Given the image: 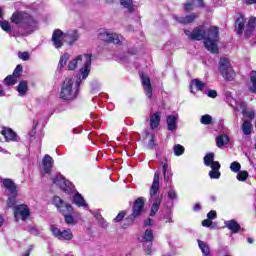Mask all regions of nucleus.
Masks as SVG:
<instances>
[{
	"label": "nucleus",
	"mask_w": 256,
	"mask_h": 256,
	"mask_svg": "<svg viewBox=\"0 0 256 256\" xmlns=\"http://www.w3.org/2000/svg\"><path fill=\"white\" fill-rule=\"evenodd\" d=\"M10 20L14 25L20 26L19 34L21 37H27L37 29L38 22L31 14L25 11H15Z\"/></svg>",
	"instance_id": "f03ea898"
},
{
	"label": "nucleus",
	"mask_w": 256,
	"mask_h": 256,
	"mask_svg": "<svg viewBox=\"0 0 256 256\" xmlns=\"http://www.w3.org/2000/svg\"><path fill=\"white\" fill-rule=\"evenodd\" d=\"M168 199H170L171 201H174V199H177V191H175L174 189H170L168 191Z\"/></svg>",
	"instance_id": "3c124183"
},
{
	"label": "nucleus",
	"mask_w": 256,
	"mask_h": 256,
	"mask_svg": "<svg viewBox=\"0 0 256 256\" xmlns=\"http://www.w3.org/2000/svg\"><path fill=\"white\" fill-rule=\"evenodd\" d=\"M74 83L75 80L73 78H66L64 80L60 91V99H63V101H73L77 99L79 93L77 92V89H73Z\"/></svg>",
	"instance_id": "20e7f679"
},
{
	"label": "nucleus",
	"mask_w": 256,
	"mask_h": 256,
	"mask_svg": "<svg viewBox=\"0 0 256 256\" xmlns=\"http://www.w3.org/2000/svg\"><path fill=\"white\" fill-rule=\"evenodd\" d=\"M29 233H31L32 235H39V230H37V228L35 227H30Z\"/></svg>",
	"instance_id": "052dcab7"
},
{
	"label": "nucleus",
	"mask_w": 256,
	"mask_h": 256,
	"mask_svg": "<svg viewBox=\"0 0 256 256\" xmlns=\"http://www.w3.org/2000/svg\"><path fill=\"white\" fill-rule=\"evenodd\" d=\"M211 169L212 170L209 172L210 179H219L221 177V172L219 171V169H221V163L215 162L211 166Z\"/></svg>",
	"instance_id": "b1692460"
},
{
	"label": "nucleus",
	"mask_w": 256,
	"mask_h": 256,
	"mask_svg": "<svg viewBox=\"0 0 256 256\" xmlns=\"http://www.w3.org/2000/svg\"><path fill=\"white\" fill-rule=\"evenodd\" d=\"M189 2L184 4V11L189 13L193 11V5H195V0H188Z\"/></svg>",
	"instance_id": "49530a36"
},
{
	"label": "nucleus",
	"mask_w": 256,
	"mask_h": 256,
	"mask_svg": "<svg viewBox=\"0 0 256 256\" xmlns=\"http://www.w3.org/2000/svg\"><path fill=\"white\" fill-rule=\"evenodd\" d=\"M161 124V112L157 111L150 116V128L152 130L157 129Z\"/></svg>",
	"instance_id": "5701e85b"
},
{
	"label": "nucleus",
	"mask_w": 256,
	"mask_h": 256,
	"mask_svg": "<svg viewBox=\"0 0 256 256\" xmlns=\"http://www.w3.org/2000/svg\"><path fill=\"white\" fill-rule=\"evenodd\" d=\"M140 79H141V83L144 87L146 97H148V99H153V86L151 85V78H149V76L141 73Z\"/></svg>",
	"instance_id": "9b49d317"
},
{
	"label": "nucleus",
	"mask_w": 256,
	"mask_h": 256,
	"mask_svg": "<svg viewBox=\"0 0 256 256\" xmlns=\"http://www.w3.org/2000/svg\"><path fill=\"white\" fill-rule=\"evenodd\" d=\"M162 201H163V195H158L154 198V201L150 209V217H155V215H157V212L161 207Z\"/></svg>",
	"instance_id": "2eb2a0df"
},
{
	"label": "nucleus",
	"mask_w": 256,
	"mask_h": 256,
	"mask_svg": "<svg viewBox=\"0 0 256 256\" xmlns=\"http://www.w3.org/2000/svg\"><path fill=\"white\" fill-rule=\"evenodd\" d=\"M78 40H79V32H77V30L64 33V41L68 43V45H73L75 41H78Z\"/></svg>",
	"instance_id": "f3484780"
},
{
	"label": "nucleus",
	"mask_w": 256,
	"mask_h": 256,
	"mask_svg": "<svg viewBox=\"0 0 256 256\" xmlns=\"http://www.w3.org/2000/svg\"><path fill=\"white\" fill-rule=\"evenodd\" d=\"M2 187L6 189L9 195H19V189H17V184L11 178H5L2 180Z\"/></svg>",
	"instance_id": "f8f14e48"
},
{
	"label": "nucleus",
	"mask_w": 256,
	"mask_h": 256,
	"mask_svg": "<svg viewBox=\"0 0 256 256\" xmlns=\"http://www.w3.org/2000/svg\"><path fill=\"white\" fill-rule=\"evenodd\" d=\"M196 19V13H191L185 17H175V21H177V23H181V25H189V23H193Z\"/></svg>",
	"instance_id": "412c9836"
},
{
	"label": "nucleus",
	"mask_w": 256,
	"mask_h": 256,
	"mask_svg": "<svg viewBox=\"0 0 256 256\" xmlns=\"http://www.w3.org/2000/svg\"><path fill=\"white\" fill-rule=\"evenodd\" d=\"M207 218L212 220L213 219H217V211L215 210H211L208 214H207Z\"/></svg>",
	"instance_id": "5fc2aeb1"
},
{
	"label": "nucleus",
	"mask_w": 256,
	"mask_h": 256,
	"mask_svg": "<svg viewBox=\"0 0 256 256\" xmlns=\"http://www.w3.org/2000/svg\"><path fill=\"white\" fill-rule=\"evenodd\" d=\"M67 59H69V56L67 54H64L60 57V60H59L60 69H63V67L67 65Z\"/></svg>",
	"instance_id": "09e8293b"
},
{
	"label": "nucleus",
	"mask_w": 256,
	"mask_h": 256,
	"mask_svg": "<svg viewBox=\"0 0 256 256\" xmlns=\"http://www.w3.org/2000/svg\"><path fill=\"white\" fill-rule=\"evenodd\" d=\"M211 225H213V220L209 218L202 221V227H211Z\"/></svg>",
	"instance_id": "6e6d98bb"
},
{
	"label": "nucleus",
	"mask_w": 256,
	"mask_h": 256,
	"mask_svg": "<svg viewBox=\"0 0 256 256\" xmlns=\"http://www.w3.org/2000/svg\"><path fill=\"white\" fill-rule=\"evenodd\" d=\"M98 39H100V41H104V43H114V45H119V43H121L117 34L109 33L107 30L100 32L98 34Z\"/></svg>",
	"instance_id": "9d476101"
},
{
	"label": "nucleus",
	"mask_w": 256,
	"mask_h": 256,
	"mask_svg": "<svg viewBox=\"0 0 256 256\" xmlns=\"http://www.w3.org/2000/svg\"><path fill=\"white\" fill-rule=\"evenodd\" d=\"M33 249H34V246L30 245L29 249H27L26 252L24 254H22V256H29V255H31V251H33Z\"/></svg>",
	"instance_id": "bf43d9fd"
},
{
	"label": "nucleus",
	"mask_w": 256,
	"mask_h": 256,
	"mask_svg": "<svg viewBox=\"0 0 256 256\" xmlns=\"http://www.w3.org/2000/svg\"><path fill=\"white\" fill-rule=\"evenodd\" d=\"M91 65V54L88 55V61L84 64L82 68V76L83 79H87L89 77V66Z\"/></svg>",
	"instance_id": "f704fd0d"
},
{
	"label": "nucleus",
	"mask_w": 256,
	"mask_h": 256,
	"mask_svg": "<svg viewBox=\"0 0 256 256\" xmlns=\"http://www.w3.org/2000/svg\"><path fill=\"white\" fill-rule=\"evenodd\" d=\"M120 4L128 10L130 15L135 13V6L133 5V0H120Z\"/></svg>",
	"instance_id": "7c9ffc66"
},
{
	"label": "nucleus",
	"mask_w": 256,
	"mask_h": 256,
	"mask_svg": "<svg viewBox=\"0 0 256 256\" xmlns=\"http://www.w3.org/2000/svg\"><path fill=\"white\" fill-rule=\"evenodd\" d=\"M202 125H213V117L209 114H205L200 118Z\"/></svg>",
	"instance_id": "e433bc0d"
},
{
	"label": "nucleus",
	"mask_w": 256,
	"mask_h": 256,
	"mask_svg": "<svg viewBox=\"0 0 256 256\" xmlns=\"http://www.w3.org/2000/svg\"><path fill=\"white\" fill-rule=\"evenodd\" d=\"M242 131L244 135H251V131H253V124L250 121L245 120L242 124Z\"/></svg>",
	"instance_id": "473e14b6"
},
{
	"label": "nucleus",
	"mask_w": 256,
	"mask_h": 256,
	"mask_svg": "<svg viewBox=\"0 0 256 256\" xmlns=\"http://www.w3.org/2000/svg\"><path fill=\"white\" fill-rule=\"evenodd\" d=\"M54 185L60 187V189L69 195L71 193V183L65 179V177L61 174H58L56 177L52 179Z\"/></svg>",
	"instance_id": "1a4fd4ad"
},
{
	"label": "nucleus",
	"mask_w": 256,
	"mask_h": 256,
	"mask_svg": "<svg viewBox=\"0 0 256 256\" xmlns=\"http://www.w3.org/2000/svg\"><path fill=\"white\" fill-rule=\"evenodd\" d=\"M83 60V56L78 55L75 59H73L72 61H70L68 63V69L69 71H75L77 69V63H79V61Z\"/></svg>",
	"instance_id": "72a5a7b5"
},
{
	"label": "nucleus",
	"mask_w": 256,
	"mask_h": 256,
	"mask_svg": "<svg viewBox=\"0 0 256 256\" xmlns=\"http://www.w3.org/2000/svg\"><path fill=\"white\" fill-rule=\"evenodd\" d=\"M214 163H219V161H215V154L214 153H208L204 157V165L206 167H213Z\"/></svg>",
	"instance_id": "c756f323"
},
{
	"label": "nucleus",
	"mask_w": 256,
	"mask_h": 256,
	"mask_svg": "<svg viewBox=\"0 0 256 256\" xmlns=\"http://www.w3.org/2000/svg\"><path fill=\"white\" fill-rule=\"evenodd\" d=\"M18 57L22 61H29V52H19Z\"/></svg>",
	"instance_id": "603ef678"
},
{
	"label": "nucleus",
	"mask_w": 256,
	"mask_h": 256,
	"mask_svg": "<svg viewBox=\"0 0 256 256\" xmlns=\"http://www.w3.org/2000/svg\"><path fill=\"white\" fill-rule=\"evenodd\" d=\"M245 5H255L256 0H244Z\"/></svg>",
	"instance_id": "69168bd1"
},
{
	"label": "nucleus",
	"mask_w": 256,
	"mask_h": 256,
	"mask_svg": "<svg viewBox=\"0 0 256 256\" xmlns=\"http://www.w3.org/2000/svg\"><path fill=\"white\" fill-rule=\"evenodd\" d=\"M53 163H55L53 157L46 154L42 160V167L47 175H51V171L53 170Z\"/></svg>",
	"instance_id": "4468645a"
},
{
	"label": "nucleus",
	"mask_w": 256,
	"mask_h": 256,
	"mask_svg": "<svg viewBox=\"0 0 256 256\" xmlns=\"http://www.w3.org/2000/svg\"><path fill=\"white\" fill-rule=\"evenodd\" d=\"M64 221L67 225H75V218L73 217V213L64 214Z\"/></svg>",
	"instance_id": "58836bf2"
},
{
	"label": "nucleus",
	"mask_w": 256,
	"mask_h": 256,
	"mask_svg": "<svg viewBox=\"0 0 256 256\" xmlns=\"http://www.w3.org/2000/svg\"><path fill=\"white\" fill-rule=\"evenodd\" d=\"M160 164L162 165L164 181H167V158H165L164 161H162Z\"/></svg>",
	"instance_id": "8fccbe9b"
},
{
	"label": "nucleus",
	"mask_w": 256,
	"mask_h": 256,
	"mask_svg": "<svg viewBox=\"0 0 256 256\" xmlns=\"http://www.w3.org/2000/svg\"><path fill=\"white\" fill-rule=\"evenodd\" d=\"M38 125H39V122L34 120V127H33L32 131H31V135H35V133H37L36 131H37V126Z\"/></svg>",
	"instance_id": "680f3d73"
},
{
	"label": "nucleus",
	"mask_w": 256,
	"mask_h": 256,
	"mask_svg": "<svg viewBox=\"0 0 256 256\" xmlns=\"http://www.w3.org/2000/svg\"><path fill=\"white\" fill-rule=\"evenodd\" d=\"M219 71L220 75H222L225 81H233V79H235V70H233V67L231 66V61H229L228 58H220Z\"/></svg>",
	"instance_id": "39448f33"
},
{
	"label": "nucleus",
	"mask_w": 256,
	"mask_h": 256,
	"mask_svg": "<svg viewBox=\"0 0 256 256\" xmlns=\"http://www.w3.org/2000/svg\"><path fill=\"white\" fill-rule=\"evenodd\" d=\"M230 169L233 171V173H238L241 171V163L239 162H232L230 164Z\"/></svg>",
	"instance_id": "de8ad7c7"
},
{
	"label": "nucleus",
	"mask_w": 256,
	"mask_h": 256,
	"mask_svg": "<svg viewBox=\"0 0 256 256\" xmlns=\"http://www.w3.org/2000/svg\"><path fill=\"white\" fill-rule=\"evenodd\" d=\"M237 179L239 181H247L249 179V172L247 170L237 172Z\"/></svg>",
	"instance_id": "a19ab883"
},
{
	"label": "nucleus",
	"mask_w": 256,
	"mask_h": 256,
	"mask_svg": "<svg viewBox=\"0 0 256 256\" xmlns=\"http://www.w3.org/2000/svg\"><path fill=\"white\" fill-rule=\"evenodd\" d=\"M255 28H256V17L252 16L250 17L246 25V30H245L246 39H249V37L253 35V31H255Z\"/></svg>",
	"instance_id": "dca6fc26"
},
{
	"label": "nucleus",
	"mask_w": 256,
	"mask_h": 256,
	"mask_svg": "<svg viewBox=\"0 0 256 256\" xmlns=\"http://www.w3.org/2000/svg\"><path fill=\"white\" fill-rule=\"evenodd\" d=\"M1 135L5 138L6 141H16L17 133L11 128L3 127L1 130Z\"/></svg>",
	"instance_id": "6ab92c4d"
},
{
	"label": "nucleus",
	"mask_w": 256,
	"mask_h": 256,
	"mask_svg": "<svg viewBox=\"0 0 256 256\" xmlns=\"http://www.w3.org/2000/svg\"><path fill=\"white\" fill-rule=\"evenodd\" d=\"M127 215V211L123 210L120 211L117 216L113 219L114 223H121L125 219V216Z\"/></svg>",
	"instance_id": "79ce46f5"
},
{
	"label": "nucleus",
	"mask_w": 256,
	"mask_h": 256,
	"mask_svg": "<svg viewBox=\"0 0 256 256\" xmlns=\"http://www.w3.org/2000/svg\"><path fill=\"white\" fill-rule=\"evenodd\" d=\"M74 203L77 207H85V198L80 193L74 195Z\"/></svg>",
	"instance_id": "c9c22d12"
},
{
	"label": "nucleus",
	"mask_w": 256,
	"mask_h": 256,
	"mask_svg": "<svg viewBox=\"0 0 256 256\" xmlns=\"http://www.w3.org/2000/svg\"><path fill=\"white\" fill-rule=\"evenodd\" d=\"M145 211V198L138 197L132 204V213L126 217L127 225H133Z\"/></svg>",
	"instance_id": "7ed1b4c3"
},
{
	"label": "nucleus",
	"mask_w": 256,
	"mask_h": 256,
	"mask_svg": "<svg viewBox=\"0 0 256 256\" xmlns=\"http://www.w3.org/2000/svg\"><path fill=\"white\" fill-rule=\"evenodd\" d=\"M225 227L231 231V233L237 234L241 231V225L237 223L235 219L228 220L225 222Z\"/></svg>",
	"instance_id": "4be33fe9"
},
{
	"label": "nucleus",
	"mask_w": 256,
	"mask_h": 256,
	"mask_svg": "<svg viewBox=\"0 0 256 256\" xmlns=\"http://www.w3.org/2000/svg\"><path fill=\"white\" fill-rule=\"evenodd\" d=\"M64 33L61 29H55L52 34V43L55 49H61L63 47Z\"/></svg>",
	"instance_id": "ddd939ff"
},
{
	"label": "nucleus",
	"mask_w": 256,
	"mask_h": 256,
	"mask_svg": "<svg viewBox=\"0 0 256 256\" xmlns=\"http://www.w3.org/2000/svg\"><path fill=\"white\" fill-rule=\"evenodd\" d=\"M168 131H177V116L168 115L166 117Z\"/></svg>",
	"instance_id": "393cba45"
},
{
	"label": "nucleus",
	"mask_w": 256,
	"mask_h": 256,
	"mask_svg": "<svg viewBox=\"0 0 256 256\" xmlns=\"http://www.w3.org/2000/svg\"><path fill=\"white\" fill-rule=\"evenodd\" d=\"M207 95L210 99H215L217 97V90H208Z\"/></svg>",
	"instance_id": "4d7b16f0"
},
{
	"label": "nucleus",
	"mask_w": 256,
	"mask_h": 256,
	"mask_svg": "<svg viewBox=\"0 0 256 256\" xmlns=\"http://www.w3.org/2000/svg\"><path fill=\"white\" fill-rule=\"evenodd\" d=\"M151 225H153V219H151V218H147V219L143 222V227H151Z\"/></svg>",
	"instance_id": "13d9d810"
},
{
	"label": "nucleus",
	"mask_w": 256,
	"mask_h": 256,
	"mask_svg": "<svg viewBox=\"0 0 256 256\" xmlns=\"http://www.w3.org/2000/svg\"><path fill=\"white\" fill-rule=\"evenodd\" d=\"M13 76L17 77L18 79L21 78V75H23V66L21 64H18L16 68L13 71Z\"/></svg>",
	"instance_id": "c03bdc74"
},
{
	"label": "nucleus",
	"mask_w": 256,
	"mask_h": 256,
	"mask_svg": "<svg viewBox=\"0 0 256 256\" xmlns=\"http://www.w3.org/2000/svg\"><path fill=\"white\" fill-rule=\"evenodd\" d=\"M17 81H19V79L15 77L13 74H11L3 79V84L6 87H13V85H17Z\"/></svg>",
	"instance_id": "cd10ccee"
},
{
	"label": "nucleus",
	"mask_w": 256,
	"mask_h": 256,
	"mask_svg": "<svg viewBox=\"0 0 256 256\" xmlns=\"http://www.w3.org/2000/svg\"><path fill=\"white\" fill-rule=\"evenodd\" d=\"M141 243H153L155 241V236L153 235V229L148 228L144 231Z\"/></svg>",
	"instance_id": "a878e982"
},
{
	"label": "nucleus",
	"mask_w": 256,
	"mask_h": 256,
	"mask_svg": "<svg viewBox=\"0 0 256 256\" xmlns=\"http://www.w3.org/2000/svg\"><path fill=\"white\" fill-rule=\"evenodd\" d=\"M17 91L19 95H21V97H25V95H27V91H29V84L27 83V81H20L17 86Z\"/></svg>",
	"instance_id": "bb28decb"
},
{
	"label": "nucleus",
	"mask_w": 256,
	"mask_h": 256,
	"mask_svg": "<svg viewBox=\"0 0 256 256\" xmlns=\"http://www.w3.org/2000/svg\"><path fill=\"white\" fill-rule=\"evenodd\" d=\"M150 197L153 199L159 193V173L154 174L153 182L150 187Z\"/></svg>",
	"instance_id": "aec40b11"
},
{
	"label": "nucleus",
	"mask_w": 256,
	"mask_h": 256,
	"mask_svg": "<svg viewBox=\"0 0 256 256\" xmlns=\"http://www.w3.org/2000/svg\"><path fill=\"white\" fill-rule=\"evenodd\" d=\"M192 84L195 85L196 89L198 91H203V89H205V83H203L201 80L199 79H193L192 80Z\"/></svg>",
	"instance_id": "37998d69"
},
{
	"label": "nucleus",
	"mask_w": 256,
	"mask_h": 256,
	"mask_svg": "<svg viewBox=\"0 0 256 256\" xmlns=\"http://www.w3.org/2000/svg\"><path fill=\"white\" fill-rule=\"evenodd\" d=\"M247 117L248 119H255V112L254 111L247 112Z\"/></svg>",
	"instance_id": "0e129e2a"
},
{
	"label": "nucleus",
	"mask_w": 256,
	"mask_h": 256,
	"mask_svg": "<svg viewBox=\"0 0 256 256\" xmlns=\"http://www.w3.org/2000/svg\"><path fill=\"white\" fill-rule=\"evenodd\" d=\"M197 7L204 8L205 7V1L204 0H197Z\"/></svg>",
	"instance_id": "e2e57ef3"
},
{
	"label": "nucleus",
	"mask_w": 256,
	"mask_h": 256,
	"mask_svg": "<svg viewBox=\"0 0 256 256\" xmlns=\"http://www.w3.org/2000/svg\"><path fill=\"white\" fill-rule=\"evenodd\" d=\"M184 34L190 41H204V47L207 51L214 55L219 54L218 41L221 39L219 36V27L210 26L204 30L203 26H196L192 31L185 29Z\"/></svg>",
	"instance_id": "f257e3e1"
},
{
	"label": "nucleus",
	"mask_w": 256,
	"mask_h": 256,
	"mask_svg": "<svg viewBox=\"0 0 256 256\" xmlns=\"http://www.w3.org/2000/svg\"><path fill=\"white\" fill-rule=\"evenodd\" d=\"M19 195H10L7 199V207L8 209H11L17 205V197Z\"/></svg>",
	"instance_id": "4c0bfd02"
},
{
	"label": "nucleus",
	"mask_w": 256,
	"mask_h": 256,
	"mask_svg": "<svg viewBox=\"0 0 256 256\" xmlns=\"http://www.w3.org/2000/svg\"><path fill=\"white\" fill-rule=\"evenodd\" d=\"M31 216V209H29V206L27 204H19L14 207V217L17 219L18 217H21L22 221H27L29 217Z\"/></svg>",
	"instance_id": "6e6552de"
},
{
	"label": "nucleus",
	"mask_w": 256,
	"mask_h": 256,
	"mask_svg": "<svg viewBox=\"0 0 256 256\" xmlns=\"http://www.w3.org/2000/svg\"><path fill=\"white\" fill-rule=\"evenodd\" d=\"M0 27L3 29L6 33H10L11 31V24L7 20L0 21Z\"/></svg>",
	"instance_id": "a18cd8bd"
},
{
	"label": "nucleus",
	"mask_w": 256,
	"mask_h": 256,
	"mask_svg": "<svg viewBox=\"0 0 256 256\" xmlns=\"http://www.w3.org/2000/svg\"><path fill=\"white\" fill-rule=\"evenodd\" d=\"M185 153V147H183L181 144H177L174 146V154L176 157H181Z\"/></svg>",
	"instance_id": "ea45409f"
},
{
	"label": "nucleus",
	"mask_w": 256,
	"mask_h": 256,
	"mask_svg": "<svg viewBox=\"0 0 256 256\" xmlns=\"http://www.w3.org/2000/svg\"><path fill=\"white\" fill-rule=\"evenodd\" d=\"M235 31L237 35H243V31H245V16L240 15L234 24Z\"/></svg>",
	"instance_id": "a211bd4d"
},
{
	"label": "nucleus",
	"mask_w": 256,
	"mask_h": 256,
	"mask_svg": "<svg viewBox=\"0 0 256 256\" xmlns=\"http://www.w3.org/2000/svg\"><path fill=\"white\" fill-rule=\"evenodd\" d=\"M229 141H231V139L226 134H223L216 138V145L219 148L225 147V145H227Z\"/></svg>",
	"instance_id": "c85d7f7f"
},
{
	"label": "nucleus",
	"mask_w": 256,
	"mask_h": 256,
	"mask_svg": "<svg viewBox=\"0 0 256 256\" xmlns=\"http://www.w3.org/2000/svg\"><path fill=\"white\" fill-rule=\"evenodd\" d=\"M50 231L59 241H71L73 239V232L69 228L61 230L57 225H51Z\"/></svg>",
	"instance_id": "423d86ee"
},
{
	"label": "nucleus",
	"mask_w": 256,
	"mask_h": 256,
	"mask_svg": "<svg viewBox=\"0 0 256 256\" xmlns=\"http://www.w3.org/2000/svg\"><path fill=\"white\" fill-rule=\"evenodd\" d=\"M7 94L5 93V90L3 89V86L0 84V97H5Z\"/></svg>",
	"instance_id": "774afa93"
},
{
	"label": "nucleus",
	"mask_w": 256,
	"mask_h": 256,
	"mask_svg": "<svg viewBox=\"0 0 256 256\" xmlns=\"http://www.w3.org/2000/svg\"><path fill=\"white\" fill-rule=\"evenodd\" d=\"M53 204L61 213V215H67L68 213H75L73 206L67 202H64L63 199L59 196H54L53 199Z\"/></svg>",
	"instance_id": "0eeeda50"
},
{
	"label": "nucleus",
	"mask_w": 256,
	"mask_h": 256,
	"mask_svg": "<svg viewBox=\"0 0 256 256\" xmlns=\"http://www.w3.org/2000/svg\"><path fill=\"white\" fill-rule=\"evenodd\" d=\"M250 82L252 85L249 87L250 93H255L256 94V71L252 70L250 72Z\"/></svg>",
	"instance_id": "2f4dec72"
},
{
	"label": "nucleus",
	"mask_w": 256,
	"mask_h": 256,
	"mask_svg": "<svg viewBox=\"0 0 256 256\" xmlns=\"http://www.w3.org/2000/svg\"><path fill=\"white\" fill-rule=\"evenodd\" d=\"M193 211H201V204L196 203L193 207Z\"/></svg>",
	"instance_id": "338daca9"
},
{
	"label": "nucleus",
	"mask_w": 256,
	"mask_h": 256,
	"mask_svg": "<svg viewBox=\"0 0 256 256\" xmlns=\"http://www.w3.org/2000/svg\"><path fill=\"white\" fill-rule=\"evenodd\" d=\"M156 146L157 143H155V135H152L151 139L149 140L148 147H150V149H155Z\"/></svg>",
	"instance_id": "864d4df0"
}]
</instances>
